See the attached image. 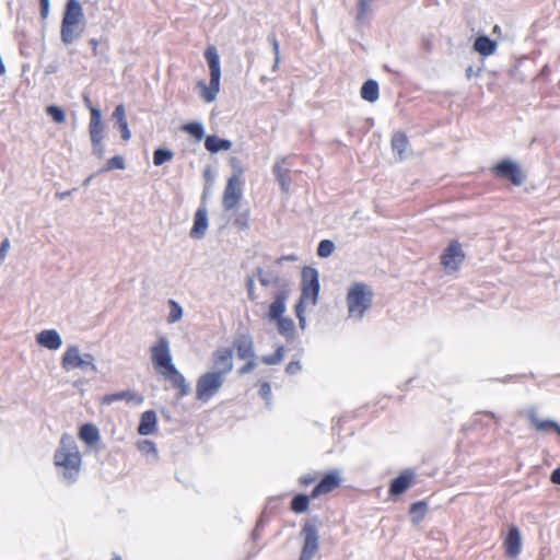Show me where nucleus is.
I'll return each mask as SVG.
<instances>
[{"label": "nucleus", "instance_id": "1", "mask_svg": "<svg viewBox=\"0 0 560 560\" xmlns=\"http://www.w3.org/2000/svg\"><path fill=\"white\" fill-rule=\"evenodd\" d=\"M151 360L156 372L168 381L177 390L178 397L189 394V386L183 374L176 369L172 361L170 342L166 337L161 336L150 348Z\"/></svg>", "mask_w": 560, "mask_h": 560}, {"label": "nucleus", "instance_id": "2", "mask_svg": "<svg viewBox=\"0 0 560 560\" xmlns=\"http://www.w3.org/2000/svg\"><path fill=\"white\" fill-rule=\"evenodd\" d=\"M54 464L69 481H74L79 476L82 456L71 435L61 436L59 447L54 455Z\"/></svg>", "mask_w": 560, "mask_h": 560}, {"label": "nucleus", "instance_id": "3", "mask_svg": "<svg viewBox=\"0 0 560 560\" xmlns=\"http://www.w3.org/2000/svg\"><path fill=\"white\" fill-rule=\"evenodd\" d=\"M289 295L290 288L281 285V288L273 294V301L269 305L267 317L269 320L276 322L279 334L287 339H292L295 335L294 322L290 317L283 316Z\"/></svg>", "mask_w": 560, "mask_h": 560}, {"label": "nucleus", "instance_id": "4", "mask_svg": "<svg viewBox=\"0 0 560 560\" xmlns=\"http://www.w3.org/2000/svg\"><path fill=\"white\" fill-rule=\"evenodd\" d=\"M84 30V14L78 0H68L61 22V40L66 45L72 44Z\"/></svg>", "mask_w": 560, "mask_h": 560}, {"label": "nucleus", "instance_id": "5", "mask_svg": "<svg viewBox=\"0 0 560 560\" xmlns=\"http://www.w3.org/2000/svg\"><path fill=\"white\" fill-rule=\"evenodd\" d=\"M319 293V281L317 270L306 267L302 271V293L299 302L295 305V314L299 319V325L302 329L305 328L304 305H315Z\"/></svg>", "mask_w": 560, "mask_h": 560}, {"label": "nucleus", "instance_id": "6", "mask_svg": "<svg viewBox=\"0 0 560 560\" xmlns=\"http://www.w3.org/2000/svg\"><path fill=\"white\" fill-rule=\"evenodd\" d=\"M205 58L208 62L210 71V82L209 85H206L203 82H199L198 85L201 88L202 100L207 103H211L215 100L220 91L221 80L220 57L217 48L213 45H210L206 48Z\"/></svg>", "mask_w": 560, "mask_h": 560}, {"label": "nucleus", "instance_id": "7", "mask_svg": "<svg viewBox=\"0 0 560 560\" xmlns=\"http://www.w3.org/2000/svg\"><path fill=\"white\" fill-rule=\"evenodd\" d=\"M373 301L372 289L362 282L353 283L347 293V305L349 316L362 318L371 307Z\"/></svg>", "mask_w": 560, "mask_h": 560}, {"label": "nucleus", "instance_id": "8", "mask_svg": "<svg viewBox=\"0 0 560 560\" xmlns=\"http://www.w3.org/2000/svg\"><path fill=\"white\" fill-rule=\"evenodd\" d=\"M225 376L222 373L208 371L199 376L196 384V398L207 402L219 393L223 386Z\"/></svg>", "mask_w": 560, "mask_h": 560}, {"label": "nucleus", "instance_id": "9", "mask_svg": "<svg viewBox=\"0 0 560 560\" xmlns=\"http://www.w3.org/2000/svg\"><path fill=\"white\" fill-rule=\"evenodd\" d=\"M242 170L228 179L223 191L222 203L225 210L235 209L243 196Z\"/></svg>", "mask_w": 560, "mask_h": 560}, {"label": "nucleus", "instance_id": "10", "mask_svg": "<svg viewBox=\"0 0 560 560\" xmlns=\"http://www.w3.org/2000/svg\"><path fill=\"white\" fill-rule=\"evenodd\" d=\"M94 358L90 353L81 354L77 346L69 347L62 355L61 366L65 371H71L74 369L85 370L91 368L95 370L93 363Z\"/></svg>", "mask_w": 560, "mask_h": 560}, {"label": "nucleus", "instance_id": "11", "mask_svg": "<svg viewBox=\"0 0 560 560\" xmlns=\"http://www.w3.org/2000/svg\"><path fill=\"white\" fill-rule=\"evenodd\" d=\"M90 112L91 118L89 124V132L93 147V153L98 158H103L104 147L102 141L104 138V124L102 121V114L101 110L95 107H91Z\"/></svg>", "mask_w": 560, "mask_h": 560}, {"label": "nucleus", "instance_id": "12", "mask_svg": "<svg viewBox=\"0 0 560 560\" xmlns=\"http://www.w3.org/2000/svg\"><path fill=\"white\" fill-rule=\"evenodd\" d=\"M492 174L502 179H508L515 186H520L524 182V174L517 163L511 160H502L491 168Z\"/></svg>", "mask_w": 560, "mask_h": 560}, {"label": "nucleus", "instance_id": "13", "mask_svg": "<svg viewBox=\"0 0 560 560\" xmlns=\"http://www.w3.org/2000/svg\"><path fill=\"white\" fill-rule=\"evenodd\" d=\"M302 535L304 537V541L300 555V560H312L319 548V537L316 526L308 522L305 523L302 527Z\"/></svg>", "mask_w": 560, "mask_h": 560}, {"label": "nucleus", "instance_id": "14", "mask_svg": "<svg viewBox=\"0 0 560 560\" xmlns=\"http://www.w3.org/2000/svg\"><path fill=\"white\" fill-rule=\"evenodd\" d=\"M465 253L458 241H451L441 255V265L450 271H457L465 260Z\"/></svg>", "mask_w": 560, "mask_h": 560}, {"label": "nucleus", "instance_id": "15", "mask_svg": "<svg viewBox=\"0 0 560 560\" xmlns=\"http://www.w3.org/2000/svg\"><path fill=\"white\" fill-rule=\"evenodd\" d=\"M342 478L338 470L325 474L311 492L312 498L328 494L341 486Z\"/></svg>", "mask_w": 560, "mask_h": 560}, {"label": "nucleus", "instance_id": "16", "mask_svg": "<svg viewBox=\"0 0 560 560\" xmlns=\"http://www.w3.org/2000/svg\"><path fill=\"white\" fill-rule=\"evenodd\" d=\"M416 482V474L411 469L402 470L392 480L388 489L390 498H397L405 493Z\"/></svg>", "mask_w": 560, "mask_h": 560}, {"label": "nucleus", "instance_id": "17", "mask_svg": "<svg viewBox=\"0 0 560 560\" xmlns=\"http://www.w3.org/2000/svg\"><path fill=\"white\" fill-rule=\"evenodd\" d=\"M212 362L215 373H222L223 376L233 370V350L231 348H220L212 354Z\"/></svg>", "mask_w": 560, "mask_h": 560}, {"label": "nucleus", "instance_id": "18", "mask_svg": "<svg viewBox=\"0 0 560 560\" xmlns=\"http://www.w3.org/2000/svg\"><path fill=\"white\" fill-rule=\"evenodd\" d=\"M505 556L515 559L522 550V539L520 530L516 526H511L508 535L503 540Z\"/></svg>", "mask_w": 560, "mask_h": 560}, {"label": "nucleus", "instance_id": "19", "mask_svg": "<svg viewBox=\"0 0 560 560\" xmlns=\"http://www.w3.org/2000/svg\"><path fill=\"white\" fill-rule=\"evenodd\" d=\"M36 341L39 346L49 350H57L61 347L62 340L55 329H45L36 335Z\"/></svg>", "mask_w": 560, "mask_h": 560}, {"label": "nucleus", "instance_id": "20", "mask_svg": "<svg viewBox=\"0 0 560 560\" xmlns=\"http://www.w3.org/2000/svg\"><path fill=\"white\" fill-rule=\"evenodd\" d=\"M117 400H125L128 404L132 402L139 405L143 401V397L140 394L132 390H122L119 393L105 395L102 397L101 401L104 405H110Z\"/></svg>", "mask_w": 560, "mask_h": 560}, {"label": "nucleus", "instance_id": "21", "mask_svg": "<svg viewBox=\"0 0 560 560\" xmlns=\"http://www.w3.org/2000/svg\"><path fill=\"white\" fill-rule=\"evenodd\" d=\"M527 418L530 425L538 432H556L559 429V424L556 421L540 419L534 409L528 411Z\"/></svg>", "mask_w": 560, "mask_h": 560}, {"label": "nucleus", "instance_id": "22", "mask_svg": "<svg viewBox=\"0 0 560 560\" xmlns=\"http://www.w3.org/2000/svg\"><path fill=\"white\" fill-rule=\"evenodd\" d=\"M256 275H257V278L260 282V284L265 288L269 287V285H273L277 288V291L281 288V285H288L287 282H284L280 276L275 272V271H271V270H265L262 268H257L256 269Z\"/></svg>", "mask_w": 560, "mask_h": 560}, {"label": "nucleus", "instance_id": "23", "mask_svg": "<svg viewBox=\"0 0 560 560\" xmlns=\"http://www.w3.org/2000/svg\"><path fill=\"white\" fill-rule=\"evenodd\" d=\"M208 229V215L206 208H199L195 213L194 225L190 230L192 238H201Z\"/></svg>", "mask_w": 560, "mask_h": 560}, {"label": "nucleus", "instance_id": "24", "mask_svg": "<svg viewBox=\"0 0 560 560\" xmlns=\"http://www.w3.org/2000/svg\"><path fill=\"white\" fill-rule=\"evenodd\" d=\"M285 159H282L281 161L277 162L273 165V174L276 175L277 180L280 184L281 189L284 192H288L291 185V177H290V171L284 167Z\"/></svg>", "mask_w": 560, "mask_h": 560}, {"label": "nucleus", "instance_id": "25", "mask_svg": "<svg viewBox=\"0 0 560 560\" xmlns=\"http://www.w3.org/2000/svg\"><path fill=\"white\" fill-rule=\"evenodd\" d=\"M156 428V415L153 410H148L142 413L140 423L138 427V433L141 435H149L155 431Z\"/></svg>", "mask_w": 560, "mask_h": 560}, {"label": "nucleus", "instance_id": "26", "mask_svg": "<svg viewBox=\"0 0 560 560\" xmlns=\"http://www.w3.org/2000/svg\"><path fill=\"white\" fill-rule=\"evenodd\" d=\"M79 438L86 445L93 446L100 441L98 429L92 423L82 424L79 429Z\"/></svg>", "mask_w": 560, "mask_h": 560}, {"label": "nucleus", "instance_id": "27", "mask_svg": "<svg viewBox=\"0 0 560 560\" xmlns=\"http://www.w3.org/2000/svg\"><path fill=\"white\" fill-rule=\"evenodd\" d=\"M234 347L236 349L237 355L240 359H248L254 357V345L253 340L248 336H241L234 341Z\"/></svg>", "mask_w": 560, "mask_h": 560}, {"label": "nucleus", "instance_id": "28", "mask_svg": "<svg viewBox=\"0 0 560 560\" xmlns=\"http://www.w3.org/2000/svg\"><path fill=\"white\" fill-rule=\"evenodd\" d=\"M231 141L221 139L217 136H207L205 139V148L211 153H217L219 151H228L231 149Z\"/></svg>", "mask_w": 560, "mask_h": 560}, {"label": "nucleus", "instance_id": "29", "mask_svg": "<svg viewBox=\"0 0 560 560\" xmlns=\"http://www.w3.org/2000/svg\"><path fill=\"white\" fill-rule=\"evenodd\" d=\"M360 94L364 101L370 103L376 102L380 97L378 83L372 79L365 81L361 88Z\"/></svg>", "mask_w": 560, "mask_h": 560}, {"label": "nucleus", "instance_id": "30", "mask_svg": "<svg viewBox=\"0 0 560 560\" xmlns=\"http://www.w3.org/2000/svg\"><path fill=\"white\" fill-rule=\"evenodd\" d=\"M474 49L482 56H490L497 49V43L488 36H478L474 43Z\"/></svg>", "mask_w": 560, "mask_h": 560}, {"label": "nucleus", "instance_id": "31", "mask_svg": "<svg viewBox=\"0 0 560 560\" xmlns=\"http://www.w3.org/2000/svg\"><path fill=\"white\" fill-rule=\"evenodd\" d=\"M313 498L311 497V494L310 495H306L303 493L296 494L290 503L291 511L296 514L305 513L310 508V501Z\"/></svg>", "mask_w": 560, "mask_h": 560}, {"label": "nucleus", "instance_id": "32", "mask_svg": "<svg viewBox=\"0 0 560 560\" xmlns=\"http://www.w3.org/2000/svg\"><path fill=\"white\" fill-rule=\"evenodd\" d=\"M393 151L397 152L402 158L406 152L409 141L407 136L402 131H397L393 135L390 140Z\"/></svg>", "mask_w": 560, "mask_h": 560}, {"label": "nucleus", "instance_id": "33", "mask_svg": "<svg viewBox=\"0 0 560 560\" xmlns=\"http://www.w3.org/2000/svg\"><path fill=\"white\" fill-rule=\"evenodd\" d=\"M428 511V504L425 501H418L410 505L409 513L411 516V521L415 524H419L423 521Z\"/></svg>", "mask_w": 560, "mask_h": 560}, {"label": "nucleus", "instance_id": "34", "mask_svg": "<svg viewBox=\"0 0 560 560\" xmlns=\"http://www.w3.org/2000/svg\"><path fill=\"white\" fill-rule=\"evenodd\" d=\"M182 130L189 133L197 141H200L205 136V130L200 122L185 124L182 126Z\"/></svg>", "mask_w": 560, "mask_h": 560}, {"label": "nucleus", "instance_id": "35", "mask_svg": "<svg viewBox=\"0 0 560 560\" xmlns=\"http://www.w3.org/2000/svg\"><path fill=\"white\" fill-rule=\"evenodd\" d=\"M283 352H284L283 347H278V349L275 351V353H272L270 355H264L261 358V362L267 364V365L278 364L283 359Z\"/></svg>", "mask_w": 560, "mask_h": 560}, {"label": "nucleus", "instance_id": "36", "mask_svg": "<svg viewBox=\"0 0 560 560\" xmlns=\"http://www.w3.org/2000/svg\"><path fill=\"white\" fill-rule=\"evenodd\" d=\"M172 158H173V153L171 151L164 150V149H158L154 151V154H153V163H154V165L160 166L163 163L172 160Z\"/></svg>", "mask_w": 560, "mask_h": 560}, {"label": "nucleus", "instance_id": "37", "mask_svg": "<svg viewBox=\"0 0 560 560\" xmlns=\"http://www.w3.org/2000/svg\"><path fill=\"white\" fill-rule=\"evenodd\" d=\"M334 249H335V245L331 241L323 240L318 244L317 255L319 257L326 258L332 254Z\"/></svg>", "mask_w": 560, "mask_h": 560}, {"label": "nucleus", "instance_id": "38", "mask_svg": "<svg viewBox=\"0 0 560 560\" xmlns=\"http://www.w3.org/2000/svg\"><path fill=\"white\" fill-rule=\"evenodd\" d=\"M125 168L124 159L119 155L110 158L107 162L103 171L108 172L113 170H122Z\"/></svg>", "mask_w": 560, "mask_h": 560}, {"label": "nucleus", "instance_id": "39", "mask_svg": "<svg viewBox=\"0 0 560 560\" xmlns=\"http://www.w3.org/2000/svg\"><path fill=\"white\" fill-rule=\"evenodd\" d=\"M234 225L238 229V230H247L249 228V211L246 210L242 213H240L235 219H234Z\"/></svg>", "mask_w": 560, "mask_h": 560}, {"label": "nucleus", "instance_id": "40", "mask_svg": "<svg viewBox=\"0 0 560 560\" xmlns=\"http://www.w3.org/2000/svg\"><path fill=\"white\" fill-rule=\"evenodd\" d=\"M168 304L171 307L170 315H168V322L175 323L182 317V314H183L182 307L174 300H170Z\"/></svg>", "mask_w": 560, "mask_h": 560}, {"label": "nucleus", "instance_id": "41", "mask_svg": "<svg viewBox=\"0 0 560 560\" xmlns=\"http://www.w3.org/2000/svg\"><path fill=\"white\" fill-rule=\"evenodd\" d=\"M47 114L58 124H62L66 120V115L63 110L58 106H48Z\"/></svg>", "mask_w": 560, "mask_h": 560}, {"label": "nucleus", "instance_id": "42", "mask_svg": "<svg viewBox=\"0 0 560 560\" xmlns=\"http://www.w3.org/2000/svg\"><path fill=\"white\" fill-rule=\"evenodd\" d=\"M372 0H359L358 1V20H363L371 11V3Z\"/></svg>", "mask_w": 560, "mask_h": 560}, {"label": "nucleus", "instance_id": "43", "mask_svg": "<svg viewBox=\"0 0 560 560\" xmlns=\"http://www.w3.org/2000/svg\"><path fill=\"white\" fill-rule=\"evenodd\" d=\"M317 479V474H305L299 478V485L301 487H308L310 485L314 483Z\"/></svg>", "mask_w": 560, "mask_h": 560}, {"label": "nucleus", "instance_id": "44", "mask_svg": "<svg viewBox=\"0 0 560 560\" xmlns=\"http://www.w3.org/2000/svg\"><path fill=\"white\" fill-rule=\"evenodd\" d=\"M246 289L248 293V298L252 301H256L258 299V295L256 294L255 290V281L253 277H248L246 280Z\"/></svg>", "mask_w": 560, "mask_h": 560}, {"label": "nucleus", "instance_id": "45", "mask_svg": "<svg viewBox=\"0 0 560 560\" xmlns=\"http://www.w3.org/2000/svg\"><path fill=\"white\" fill-rule=\"evenodd\" d=\"M138 448L143 453H155V445L153 442L144 440L138 443Z\"/></svg>", "mask_w": 560, "mask_h": 560}, {"label": "nucleus", "instance_id": "46", "mask_svg": "<svg viewBox=\"0 0 560 560\" xmlns=\"http://www.w3.org/2000/svg\"><path fill=\"white\" fill-rule=\"evenodd\" d=\"M259 395L267 401L270 400L271 397V386L269 383L264 382L260 384L259 387Z\"/></svg>", "mask_w": 560, "mask_h": 560}, {"label": "nucleus", "instance_id": "47", "mask_svg": "<svg viewBox=\"0 0 560 560\" xmlns=\"http://www.w3.org/2000/svg\"><path fill=\"white\" fill-rule=\"evenodd\" d=\"M114 117H116V118H117L118 124H120V122H122V121H127V119H126V115H125V107H124V105H118V106L115 108Z\"/></svg>", "mask_w": 560, "mask_h": 560}, {"label": "nucleus", "instance_id": "48", "mask_svg": "<svg viewBox=\"0 0 560 560\" xmlns=\"http://www.w3.org/2000/svg\"><path fill=\"white\" fill-rule=\"evenodd\" d=\"M256 368V362L254 360H249L246 362L240 370V374H247L250 373Z\"/></svg>", "mask_w": 560, "mask_h": 560}, {"label": "nucleus", "instance_id": "49", "mask_svg": "<svg viewBox=\"0 0 560 560\" xmlns=\"http://www.w3.org/2000/svg\"><path fill=\"white\" fill-rule=\"evenodd\" d=\"M39 7L42 19H46L49 13V0H39Z\"/></svg>", "mask_w": 560, "mask_h": 560}, {"label": "nucleus", "instance_id": "50", "mask_svg": "<svg viewBox=\"0 0 560 560\" xmlns=\"http://www.w3.org/2000/svg\"><path fill=\"white\" fill-rule=\"evenodd\" d=\"M119 126H120V130H121V138L126 141L129 140L131 135H130V130L128 128V122L122 121L119 124Z\"/></svg>", "mask_w": 560, "mask_h": 560}, {"label": "nucleus", "instance_id": "51", "mask_svg": "<svg viewBox=\"0 0 560 560\" xmlns=\"http://www.w3.org/2000/svg\"><path fill=\"white\" fill-rule=\"evenodd\" d=\"M10 247V242L8 238H4L0 245V259H4Z\"/></svg>", "mask_w": 560, "mask_h": 560}, {"label": "nucleus", "instance_id": "52", "mask_svg": "<svg viewBox=\"0 0 560 560\" xmlns=\"http://www.w3.org/2000/svg\"><path fill=\"white\" fill-rule=\"evenodd\" d=\"M301 370V365L299 362H290L287 368H285V371L287 373L289 374H295L296 372H299Z\"/></svg>", "mask_w": 560, "mask_h": 560}, {"label": "nucleus", "instance_id": "53", "mask_svg": "<svg viewBox=\"0 0 560 560\" xmlns=\"http://www.w3.org/2000/svg\"><path fill=\"white\" fill-rule=\"evenodd\" d=\"M550 480L555 485H560V467L556 468L550 476Z\"/></svg>", "mask_w": 560, "mask_h": 560}, {"label": "nucleus", "instance_id": "54", "mask_svg": "<svg viewBox=\"0 0 560 560\" xmlns=\"http://www.w3.org/2000/svg\"><path fill=\"white\" fill-rule=\"evenodd\" d=\"M272 48H273V51H275V55H276V59L278 60L279 54H280V45H279L278 40L275 37L272 38Z\"/></svg>", "mask_w": 560, "mask_h": 560}, {"label": "nucleus", "instance_id": "55", "mask_svg": "<svg viewBox=\"0 0 560 560\" xmlns=\"http://www.w3.org/2000/svg\"><path fill=\"white\" fill-rule=\"evenodd\" d=\"M295 259H296V257H295L294 255H289V256H282V257H280V258H278V259L276 260V262L280 265V264H282L284 260H295Z\"/></svg>", "mask_w": 560, "mask_h": 560}, {"label": "nucleus", "instance_id": "56", "mask_svg": "<svg viewBox=\"0 0 560 560\" xmlns=\"http://www.w3.org/2000/svg\"><path fill=\"white\" fill-rule=\"evenodd\" d=\"M90 44L93 46L94 52H96L97 45H98L97 40L93 38L90 40Z\"/></svg>", "mask_w": 560, "mask_h": 560}, {"label": "nucleus", "instance_id": "57", "mask_svg": "<svg viewBox=\"0 0 560 560\" xmlns=\"http://www.w3.org/2000/svg\"><path fill=\"white\" fill-rule=\"evenodd\" d=\"M424 47L427 50H430L431 49V43L428 40L424 43Z\"/></svg>", "mask_w": 560, "mask_h": 560}, {"label": "nucleus", "instance_id": "58", "mask_svg": "<svg viewBox=\"0 0 560 560\" xmlns=\"http://www.w3.org/2000/svg\"><path fill=\"white\" fill-rule=\"evenodd\" d=\"M112 560H122V558H121L120 556H118V555H115V556L112 558Z\"/></svg>", "mask_w": 560, "mask_h": 560}]
</instances>
